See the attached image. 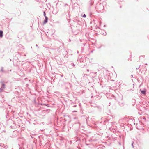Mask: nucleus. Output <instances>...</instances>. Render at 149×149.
Masks as SVG:
<instances>
[{"label":"nucleus","instance_id":"3","mask_svg":"<svg viewBox=\"0 0 149 149\" xmlns=\"http://www.w3.org/2000/svg\"><path fill=\"white\" fill-rule=\"evenodd\" d=\"M3 31L2 30L0 31V37L2 38L3 36Z\"/></svg>","mask_w":149,"mask_h":149},{"label":"nucleus","instance_id":"6","mask_svg":"<svg viewBox=\"0 0 149 149\" xmlns=\"http://www.w3.org/2000/svg\"><path fill=\"white\" fill-rule=\"evenodd\" d=\"M44 16H45V12H44Z\"/></svg>","mask_w":149,"mask_h":149},{"label":"nucleus","instance_id":"2","mask_svg":"<svg viewBox=\"0 0 149 149\" xmlns=\"http://www.w3.org/2000/svg\"><path fill=\"white\" fill-rule=\"evenodd\" d=\"M4 88H5V84H3L2 85V86L0 88V91L1 92L2 91Z\"/></svg>","mask_w":149,"mask_h":149},{"label":"nucleus","instance_id":"4","mask_svg":"<svg viewBox=\"0 0 149 149\" xmlns=\"http://www.w3.org/2000/svg\"><path fill=\"white\" fill-rule=\"evenodd\" d=\"M141 93H142L144 94H145L146 91H141Z\"/></svg>","mask_w":149,"mask_h":149},{"label":"nucleus","instance_id":"1","mask_svg":"<svg viewBox=\"0 0 149 149\" xmlns=\"http://www.w3.org/2000/svg\"><path fill=\"white\" fill-rule=\"evenodd\" d=\"M45 19L44 20L43 22V24H45L46 23H47V21L48 20V18L46 17L45 16Z\"/></svg>","mask_w":149,"mask_h":149},{"label":"nucleus","instance_id":"5","mask_svg":"<svg viewBox=\"0 0 149 149\" xmlns=\"http://www.w3.org/2000/svg\"><path fill=\"white\" fill-rule=\"evenodd\" d=\"M83 17H86V16L85 14H84V15H83Z\"/></svg>","mask_w":149,"mask_h":149}]
</instances>
